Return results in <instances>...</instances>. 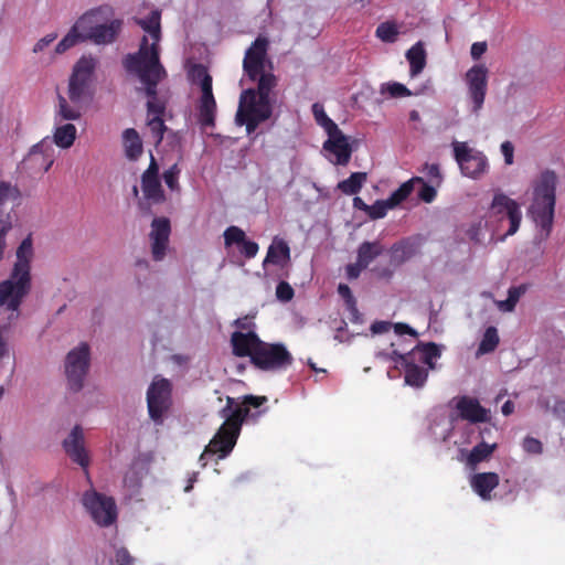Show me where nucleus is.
Returning a JSON list of instances; mask_svg holds the SVG:
<instances>
[{"instance_id":"f257e3e1","label":"nucleus","mask_w":565,"mask_h":565,"mask_svg":"<svg viewBox=\"0 0 565 565\" xmlns=\"http://www.w3.org/2000/svg\"><path fill=\"white\" fill-rule=\"evenodd\" d=\"M33 257L31 235L25 237L17 249V262L8 279L0 282V308L12 311L10 319L18 318L23 298L31 288L30 263Z\"/></svg>"},{"instance_id":"f03ea898","label":"nucleus","mask_w":565,"mask_h":565,"mask_svg":"<svg viewBox=\"0 0 565 565\" xmlns=\"http://www.w3.org/2000/svg\"><path fill=\"white\" fill-rule=\"evenodd\" d=\"M556 184L557 175L550 169L542 171L533 182V200L529 207V214L541 227V239H546L553 228Z\"/></svg>"},{"instance_id":"7ed1b4c3","label":"nucleus","mask_w":565,"mask_h":565,"mask_svg":"<svg viewBox=\"0 0 565 565\" xmlns=\"http://www.w3.org/2000/svg\"><path fill=\"white\" fill-rule=\"evenodd\" d=\"M114 9L110 6H100L85 12L78 19L84 38L94 44H110L115 42L122 29V20L111 19Z\"/></svg>"},{"instance_id":"20e7f679","label":"nucleus","mask_w":565,"mask_h":565,"mask_svg":"<svg viewBox=\"0 0 565 565\" xmlns=\"http://www.w3.org/2000/svg\"><path fill=\"white\" fill-rule=\"evenodd\" d=\"M124 67L127 72L136 74L145 84L146 95L149 99L158 98L157 86L166 76V70L160 63L159 54L153 50L151 54L146 53V43L137 53L128 54L124 58Z\"/></svg>"},{"instance_id":"39448f33","label":"nucleus","mask_w":565,"mask_h":565,"mask_svg":"<svg viewBox=\"0 0 565 565\" xmlns=\"http://www.w3.org/2000/svg\"><path fill=\"white\" fill-rule=\"evenodd\" d=\"M76 139V127L73 124H65L56 127L53 140L49 137L34 145L26 160L33 166H39L43 172H47L54 162L53 143L60 148L67 149L73 146Z\"/></svg>"},{"instance_id":"423d86ee","label":"nucleus","mask_w":565,"mask_h":565,"mask_svg":"<svg viewBox=\"0 0 565 565\" xmlns=\"http://www.w3.org/2000/svg\"><path fill=\"white\" fill-rule=\"evenodd\" d=\"M273 114V100L257 97L254 88L242 93L236 113V122L245 126L247 134L254 132L257 127L269 119Z\"/></svg>"},{"instance_id":"0eeeda50","label":"nucleus","mask_w":565,"mask_h":565,"mask_svg":"<svg viewBox=\"0 0 565 565\" xmlns=\"http://www.w3.org/2000/svg\"><path fill=\"white\" fill-rule=\"evenodd\" d=\"M294 363V356L284 343L262 341L258 350L252 356V364L266 372L286 370Z\"/></svg>"},{"instance_id":"6e6552de","label":"nucleus","mask_w":565,"mask_h":565,"mask_svg":"<svg viewBox=\"0 0 565 565\" xmlns=\"http://www.w3.org/2000/svg\"><path fill=\"white\" fill-rule=\"evenodd\" d=\"M96 60L92 56H82L73 67L68 81V98L73 104H81L90 97Z\"/></svg>"},{"instance_id":"1a4fd4ad","label":"nucleus","mask_w":565,"mask_h":565,"mask_svg":"<svg viewBox=\"0 0 565 565\" xmlns=\"http://www.w3.org/2000/svg\"><path fill=\"white\" fill-rule=\"evenodd\" d=\"M172 404V385L169 380L154 379L147 391V407L149 417L157 424L162 425L164 414Z\"/></svg>"},{"instance_id":"9d476101","label":"nucleus","mask_w":565,"mask_h":565,"mask_svg":"<svg viewBox=\"0 0 565 565\" xmlns=\"http://www.w3.org/2000/svg\"><path fill=\"white\" fill-rule=\"evenodd\" d=\"M82 502L93 521L99 526L107 527L116 522L117 507L111 497L88 490L84 492Z\"/></svg>"},{"instance_id":"9b49d317","label":"nucleus","mask_w":565,"mask_h":565,"mask_svg":"<svg viewBox=\"0 0 565 565\" xmlns=\"http://www.w3.org/2000/svg\"><path fill=\"white\" fill-rule=\"evenodd\" d=\"M89 367V347L82 343L70 351L65 360V374L67 384L73 392H79L84 386V379Z\"/></svg>"},{"instance_id":"f8f14e48","label":"nucleus","mask_w":565,"mask_h":565,"mask_svg":"<svg viewBox=\"0 0 565 565\" xmlns=\"http://www.w3.org/2000/svg\"><path fill=\"white\" fill-rule=\"evenodd\" d=\"M490 217H497L500 222L509 221V228L504 236L514 235L521 224L522 212L516 201L503 193H497L493 196L490 211Z\"/></svg>"},{"instance_id":"ddd939ff","label":"nucleus","mask_w":565,"mask_h":565,"mask_svg":"<svg viewBox=\"0 0 565 565\" xmlns=\"http://www.w3.org/2000/svg\"><path fill=\"white\" fill-rule=\"evenodd\" d=\"M455 159L458 162L462 174L477 179L483 174L488 168L486 156L469 148L466 143H454Z\"/></svg>"},{"instance_id":"4468645a","label":"nucleus","mask_w":565,"mask_h":565,"mask_svg":"<svg viewBox=\"0 0 565 565\" xmlns=\"http://www.w3.org/2000/svg\"><path fill=\"white\" fill-rule=\"evenodd\" d=\"M269 42L265 36H258L246 50L243 70L248 78L256 82L257 76L265 72Z\"/></svg>"},{"instance_id":"2eb2a0df","label":"nucleus","mask_w":565,"mask_h":565,"mask_svg":"<svg viewBox=\"0 0 565 565\" xmlns=\"http://www.w3.org/2000/svg\"><path fill=\"white\" fill-rule=\"evenodd\" d=\"M468 94L472 102V113L478 114L483 106L487 87L488 70L483 64L473 65L466 73Z\"/></svg>"},{"instance_id":"dca6fc26","label":"nucleus","mask_w":565,"mask_h":565,"mask_svg":"<svg viewBox=\"0 0 565 565\" xmlns=\"http://www.w3.org/2000/svg\"><path fill=\"white\" fill-rule=\"evenodd\" d=\"M238 436L221 426L200 456L201 466H206V458L211 455H216L218 460L226 458L235 447Z\"/></svg>"},{"instance_id":"f3484780","label":"nucleus","mask_w":565,"mask_h":565,"mask_svg":"<svg viewBox=\"0 0 565 565\" xmlns=\"http://www.w3.org/2000/svg\"><path fill=\"white\" fill-rule=\"evenodd\" d=\"M63 448L71 460L79 465L86 473L90 462L89 454L85 447L83 429L76 425L63 441Z\"/></svg>"},{"instance_id":"a211bd4d","label":"nucleus","mask_w":565,"mask_h":565,"mask_svg":"<svg viewBox=\"0 0 565 565\" xmlns=\"http://www.w3.org/2000/svg\"><path fill=\"white\" fill-rule=\"evenodd\" d=\"M171 233L170 221L167 217H156L151 223V254L156 262L164 258Z\"/></svg>"},{"instance_id":"6ab92c4d","label":"nucleus","mask_w":565,"mask_h":565,"mask_svg":"<svg viewBox=\"0 0 565 565\" xmlns=\"http://www.w3.org/2000/svg\"><path fill=\"white\" fill-rule=\"evenodd\" d=\"M327 135L328 139L323 142V150L335 157L333 161L335 164H348L352 154V147L349 143L348 137L339 127L335 128V131H329Z\"/></svg>"},{"instance_id":"aec40b11","label":"nucleus","mask_w":565,"mask_h":565,"mask_svg":"<svg viewBox=\"0 0 565 565\" xmlns=\"http://www.w3.org/2000/svg\"><path fill=\"white\" fill-rule=\"evenodd\" d=\"M141 191L143 198L138 201V206L145 214L152 213V204H161L167 200L159 178L141 179Z\"/></svg>"},{"instance_id":"412c9836","label":"nucleus","mask_w":565,"mask_h":565,"mask_svg":"<svg viewBox=\"0 0 565 565\" xmlns=\"http://www.w3.org/2000/svg\"><path fill=\"white\" fill-rule=\"evenodd\" d=\"M161 13L158 10H153L150 12V14L147 18L143 19H136V23L152 39L151 45L148 43V38L145 35L141 39V43L139 46V50L142 47V45L146 43V53L151 54L154 50L159 54V41L161 39Z\"/></svg>"},{"instance_id":"4be33fe9","label":"nucleus","mask_w":565,"mask_h":565,"mask_svg":"<svg viewBox=\"0 0 565 565\" xmlns=\"http://www.w3.org/2000/svg\"><path fill=\"white\" fill-rule=\"evenodd\" d=\"M262 339L254 332H241L235 331L231 335V345L232 352L237 358H246L248 356L252 360V356L258 350Z\"/></svg>"},{"instance_id":"5701e85b","label":"nucleus","mask_w":565,"mask_h":565,"mask_svg":"<svg viewBox=\"0 0 565 565\" xmlns=\"http://www.w3.org/2000/svg\"><path fill=\"white\" fill-rule=\"evenodd\" d=\"M249 414L248 407H243L239 405H235V399L233 397H226V406L222 408L221 416L225 418V422L222 424V427H225L228 430H232L236 435H239L242 425L245 418Z\"/></svg>"},{"instance_id":"b1692460","label":"nucleus","mask_w":565,"mask_h":565,"mask_svg":"<svg viewBox=\"0 0 565 565\" xmlns=\"http://www.w3.org/2000/svg\"><path fill=\"white\" fill-rule=\"evenodd\" d=\"M456 407L460 417L470 423H484L489 418L488 409L482 407L477 398L462 396L458 399Z\"/></svg>"},{"instance_id":"393cba45","label":"nucleus","mask_w":565,"mask_h":565,"mask_svg":"<svg viewBox=\"0 0 565 565\" xmlns=\"http://www.w3.org/2000/svg\"><path fill=\"white\" fill-rule=\"evenodd\" d=\"M398 358L405 369V383L413 387H423L428 377V370L417 365L416 360H413L408 354H398Z\"/></svg>"},{"instance_id":"a878e982","label":"nucleus","mask_w":565,"mask_h":565,"mask_svg":"<svg viewBox=\"0 0 565 565\" xmlns=\"http://www.w3.org/2000/svg\"><path fill=\"white\" fill-rule=\"evenodd\" d=\"M500 482L499 475L495 472H478L470 479L472 490L482 499L491 500V492Z\"/></svg>"},{"instance_id":"bb28decb","label":"nucleus","mask_w":565,"mask_h":565,"mask_svg":"<svg viewBox=\"0 0 565 565\" xmlns=\"http://www.w3.org/2000/svg\"><path fill=\"white\" fill-rule=\"evenodd\" d=\"M290 262V248L284 239L275 238L268 247L267 255L264 259V267L273 264L281 268L286 267Z\"/></svg>"},{"instance_id":"cd10ccee","label":"nucleus","mask_w":565,"mask_h":565,"mask_svg":"<svg viewBox=\"0 0 565 565\" xmlns=\"http://www.w3.org/2000/svg\"><path fill=\"white\" fill-rule=\"evenodd\" d=\"M217 105L215 98L200 97L196 105V118L202 128H214Z\"/></svg>"},{"instance_id":"c85d7f7f","label":"nucleus","mask_w":565,"mask_h":565,"mask_svg":"<svg viewBox=\"0 0 565 565\" xmlns=\"http://www.w3.org/2000/svg\"><path fill=\"white\" fill-rule=\"evenodd\" d=\"M413 360L426 364L429 369H435V360L441 354L439 347L434 342L419 343L409 353Z\"/></svg>"},{"instance_id":"c756f323","label":"nucleus","mask_w":565,"mask_h":565,"mask_svg":"<svg viewBox=\"0 0 565 565\" xmlns=\"http://www.w3.org/2000/svg\"><path fill=\"white\" fill-rule=\"evenodd\" d=\"M122 143L126 157L136 161L143 151L142 140L135 128H127L122 132Z\"/></svg>"},{"instance_id":"7c9ffc66","label":"nucleus","mask_w":565,"mask_h":565,"mask_svg":"<svg viewBox=\"0 0 565 565\" xmlns=\"http://www.w3.org/2000/svg\"><path fill=\"white\" fill-rule=\"evenodd\" d=\"M406 58L409 63L411 75L417 76L426 66V51L422 42L415 43L407 52Z\"/></svg>"},{"instance_id":"2f4dec72","label":"nucleus","mask_w":565,"mask_h":565,"mask_svg":"<svg viewBox=\"0 0 565 565\" xmlns=\"http://www.w3.org/2000/svg\"><path fill=\"white\" fill-rule=\"evenodd\" d=\"M192 79L194 83H199L201 87V96L206 98H215L213 95L212 76L209 74L205 66L196 64L191 71Z\"/></svg>"},{"instance_id":"473e14b6","label":"nucleus","mask_w":565,"mask_h":565,"mask_svg":"<svg viewBox=\"0 0 565 565\" xmlns=\"http://www.w3.org/2000/svg\"><path fill=\"white\" fill-rule=\"evenodd\" d=\"M383 252L384 246L380 242H363L358 248V262L366 268Z\"/></svg>"},{"instance_id":"72a5a7b5","label":"nucleus","mask_w":565,"mask_h":565,"mask_svg":"<svg viewBox=\"0 0 565 565\" xmlns=\"http://www.w3.org/2000/svg\"><path fill=\"white\" fill-rule=\"evenodd\" d=\"M86 39L84 38V32L82 31V25H78V20L71 28L68 33L57 43L55 46L56 54H63L73 46H75L79 42H84Z\"/></svg>"},{"instance_id":"f704fd0d","label":"nucleus","mask_w":565,"mask_h":565,"mask_svg":"<svg viewBox=\"0 0 565 565\" xmlns=\"http://www.w3.org/2000/svg\"><path fill=\"white\" fill-rule=\"evenodd\" d=\"M495 448V444L489 445L486 441H481L480 444L476 445L468 454L466 459L467 465L475 469L478 463L490 458Z\"/></svg>"},{"instance_id":"c9c22d12","label":"nucleus","mask_w":565,"mask_h":565,"mask_svg":"<svg viewBox=\"0 0 565 565\" xmlns=\"http://www.w3.org/2000/svg\"><path fill=\"white\" fill-rule=\"evenodd\" d=\"M257 88L254 89L257 97L265 100H271L270 93L277 86V77L270 72L260 73L257 78Z\"/></svg>"},{"instance_id":"e433bc0d","label":"nucleus","mask_w":565,"mask_h":565,"mask_svg":"<svg viewBox=\"0 0 565 565\" xmlns=\"http://www.w3.org/2000/svg\"><path fill=\"white\" fill-rule=\"evenodd\" d=\"M366 177L365 172H353L348 179L338 183V189L347 195H354L362 189Z\"/></svg>"},{"instance_id":"4c0bfd02","label":"nucleus","mask_w":565,"mask_h":565,"mask_svg":"<svg viewBox=\"0 0 565 565\" xmlns=\"http://www.w3.org/2000/svg\"><path fill=\"white\" fill-rule=\"evenodd\" d=\"M416 182H423V178L420 177H414L411 180L404 182L401 184V186L392 192V194L388 198V201L395 207L396 205L401 204L403 201H405L413 192L414 184Z\"/></svg>"},{"instance_id":"58836bf2","label":"nucleus","mask_w":565,"mask_h":565,"mask_svg":"<svg viewBox=\"0 0 565 565\" xmlns=\"http://www.w3.org/2000/svg\"><path fill=\"white\" fill-rule=\"evenodd\" d=\"M21 191L17 185L8 181H0V203H8L11 205L21 204Z\"/></svg>"},{"instance_id":"ea45409f","label":"nucleus","mask_w":565,"mask_h":565,"mask_svg":"<svg viewBox=\"0 0 565 565\" xmlns=\"http://www.w3.org/2000/svg\"><path fill=\"white\" fill-rule=\"evenodd\" d=\"M79 104L70 105L65 97L58 95V111L57 115L63 120H77L81 118Z\"/></svg>"},{"instance_id":"a19ab883","label":"nucleus","mask_w":565,"mask_h":565,"mask_svg":"<svg viewBox=\"0 0 565 565\" xmlns=\"http://www.w3.org/2000/svg\"><path fill=\"white\" fill-rule=\"evenodd\" d=\"M499 344L498 331L494 327L486 329L483 338L479 344L478 352L481 354L490 353L495 350Z\"/></svg>"},{"instance_id":"79ce46f5","label":"nucleus","mask_w":565,"mask_h":565,"mask_svg":"<svg viewBox=\"0 0 565 565\" xmlns=\"http://www.w3.org/2000/svg\"><path fill=\"white\" fill-rule=\"evenodd\" d=\"M147 127L151 134L153 142L158 146L162 141L163 135L167 130L163 118L160 116L148 117Z\"/></svg>"},{"instance_id":"37998d69","label":"nucleus","mask_w":565,"mask_h":565,"mask_svg":"<svg viewBox=\"0 0 565 565\" xmlns=\"http://www.w3.org/2000/svg\"><path fill=\"white\" fill-rule=\"evenodd\" d=\"M312 114L316 122L321 126L327 134L332 130L335 131V128H338V125L326 114L323 106L319 103L312 105Z\"/></svg>"},{"instance_id":"c03bdc74","label":"nucleus","mask_w":565,"mask_h":565,"mask_svg":"<svg viewBox=\"0 0 565 565\" xmlns=\"http://www.w3.org/2000/svg\"><path fill=\"white\" fill-rule=\"evenodd\" d=\"M181 169L178 163L172 164L169 169H167L163 174V181L166 185L172 191V192H180V178Z\"/></svg>"},{"instance_id":"a18cd8bd","label":"nucleus","mask_w":565,"mask_h":565,"mask_svg":"<svg viewBox=\"0 0 565 565\" xmlns=\"http://www.w3.org/2000/svg\"><path fill=\"white\" fill-rule=\"evenodd\" d=\"M376 36L383 42L393 43L396 41L398 30L393 22H383L376 28Z\"/></svg>"},{"instance_id":"49530a36","label":"nucleus","mask_w":565,"mask_h":565,"mask_svg":"<svg viewBox=\"0 0 565 565\" xmlns=\"http://www.w3.org/2000/svg\"><path fill=\"white\" fill-rule=\"evenodd\" d=\"M338 294L344 300L347 308L350 310L353 317L358 318L359 310L356 307V300L350 289V287L345 284H339Z\"/></svg>"},{"instance_id":"de8ad7c7","label":"nucleus","mask_w":565,"mask_h":565,"mask_svg":"<svg viewBox=\"0 0 565 565\" xmlns=\"http://www.w3.org/2000/svg\"><path fill=\"white\" fill-rule=\"evenodd\" d=\"M393 209V205L387 200H377L372 205H369L367 215L371 220H379L386 215L387 211Z\"/></svg>"},{"instance_id":"09e8293b","label":"nucleus","mask_w":565,"mask_h":565,"mask_svg":"<svg viewBox=\"0 0 565 565\" xmlns=\"http://www.w3.org/2000/svg\"><path fill=\"white\" fill-rule=\"evenodd\" d=\"M392 258L398 264L405 262L413 255V248L407 242H399L392 246Z\"/></svg>"},{"instance_id":"8fccbe9b","label":"nucleus","mask_w":565,"mask_h":565,"mask_svg":"<svg viewBox=\"0 0 565 565\" xmlns=\"http://www.w3.org/2000/svg\"><path fill=\"white\" fill-rule=\"evenodd\" d=\"M224 243L225 246H232L233 244L241 245L246 238L245 232L237 226H230L224 231Z\"/></svg>"},{"instance_id":"3c124183","label":"nucleus","mask_w":565,"mask_h":565,"mask_svg":"<svg viewBox=\"0 0 565 565\" xmlns=\"http://www.w3.org/2000/svg\"><path fill=\"white\" fill-rule=\"evenodd\" d=\"M422 172L426 175L430 183L439 185L441 182V174L437 163H425Z\"/></svg>"},{"instance_id":"603ef678","label":"nucleus","mask_w":565,"mask_h":565,"mask_svg":"<svg viewBox=\"0 0 565 565\" xmlns=\"http://www.w3.org/2000/svg\"><path fill=\"white\" fill-rule=\"evenodd\" d=\"M295 296L294 288L287 281H279L276 287V297L282 302L290 301Z\"/></svg>"},{"instance_id":"864d4df0","label":"nucleus","mask_w":565,"mask_h":565,"mask_svg":"<svg viewBox=\"0 0 565 565\" xmlns=\"http://www.w3.org/2000/svg\"><path fill=\"white\" fill-rule=\"evenodd\" d=\"M18 205H11L8 203H0V224H13L17 220V214L14 213V207Z\"/></svg>"},{"instance_id":"5fc2aeb1","label":"nucleus","mask_w":565,"mask_h":565,"mask_svg":"<svg viewBox=\"0 0 565 565\" xmlns=\"http://www.w3.org/2000/svg\"><path fill=\"white\" fill-rule=\"evenodd\" d=\"M522 447L525 452L531 455H541L543 452L542 443L534 437H525L522 444Z\"/></svg>"},{"instance_id":"6e6d98bb","label":"nucleus","mask_w":565,"mask_h":565,"mask_svg":"<svg viewBox=\"0 0 565 565\" xmlns=\"http://www.w3.org/2000/svg\"><path fill=\"white\" fill-rule=\"evenodd\" d=\"M520 290L519 288H510L508 299L500 302V308L504 311H512L519 301Z\"/></svg>"},{"instance_id":"4d7b16f0","label":"nucleus","mask_w":565,"mask_h":565,"mask_svg":"<svg viewBox=\"0 0 565 565\" xmlns=\"http://www.w3.org/2000/svg\"><path fill=\"white\" fill-rule=\"evenodd\" d=\"M386 92L392 97H406L412 95L405 85L396 82L387 84Z\"/></svg>"},{"instance_id":"13d9d810","label":"nucleus","mask_w":565,"mask_h":565,"mask_svg":"<svg viewBox=\"0 0 565 565\" xmlns=\"http://www.w3.org/2000/svg\"><path fill=\"white\" fill-rule=\"evenodd\" d=\"M148 117L160 116L162 117L166 110V105L159 99H148L147 102Z\"/></svg>"},{"instance_id":"bf43d9fd","label":"nucleus","mask_w":565,"mask_h":565,"mask_svg":"<svg viewBox=\"0 0 565 565\" xmlns=\"http://www.w3.org/2000/svg\"><path fill=\"white\" fill-rule=\"evenodd\" d=\"M10 333V326H0V359L9 355L8 337Z\"/></svg>"},{"instance_id":"052dcab7","label":"nucleus","mask_w":565,"mask_h":565,"mask_svg":"<svg viewBox=\"0 0 565 565\" xmlns=\"http://www.w3.org/2000/svg\"><path fill=\"white\" fill-rule=\"evenodd\" d=\"M115 562L117 565H134L135 558L126 547H119L115 553Z\"/></svg>"},{"instance_id":"680f3d73","label":"nucleus","mask_w":565,"mask_h":565,"mask_svg":"<svg viewBox=\"0 0 565 565\" xmlns=\"http://www.w3.org/2000/svg\"><path fill=\"white\" fill-rule=\"evenodd\" d=\"M419 183L422 184L420 191L418 193L420 200H423L426 203L433 202L437 194L434 185L427 184L424 180L423 182Z\"/></svg>"},{"instance_id":"e2e57ef3","label":"nucleus","mask_w":565,"mask_h":565,"mask_svg":"<svg viewBox=\"0 0 565 565\" xmlns=\"http://www.w3.org/2000/svg\"><path fill=\"white\" fill-rule=\"evenodd\" d=\"M258 244L253 241H247L246 238L241 244L239 252L243 254L246 258H254L256 254L258 253Z\"/></svg>"},{"instance_id":"0e129e2a","label":"nucleus","mask_w":565,"mask_h":565,"mask_svg":"<svg viewBox=\"0 0 565 565\" xmlns=\"http://www.w3.org/2000/svg\"><path fill=\"white\" fill-rule=\"evenodd\" d=\"M267 402V397L266 396H254V395H246L243 399V404L244 406L243 407H254V408H258L260 407L263 404H265Z\"/></svg>"},{"instance_id":"69168bd1","label":"nucleus","mask_w":565,"mask_h":565,"mask_svg":"<svg viewBox=\"0 0 565 565\" xmlns=\"http://www.w3.org/2000/svg\"><path fill=\"white\" fill-rule=\"evenodd\" d=\"M363 269H365V267L362 266L358 260L354 264L347 265V267H345L347 278L349 280L358 279Z\"/></svg>"},{"instance_id":"338daca9","label":"nucleus","mask_w":565,"mask_h":565,"mask_svg":"<svg viewBox=\"0 0 565 565\" xmlns=\"http://www.w3.org/2000/svg\"><path fill=\"white\" fill-rule=\"evenodd\" d=\"M56 39H57L56 33H50V34L45 35L44 38L40 39L35 43V45L33 47V52L39 53V52L43 51L46 46H49L51 43H53Z\"/></svg>"},{"instance_id":"774afa93","label":"nucleus","mask_w":565,"mask_h":565,"mask_svg":"<svg viewBox=\"0 0 565 565\" xmlns=\"http://www.w3.org/2000/svg\"><path fill=\"white\" fill-rule=\"evenodd\" d=\"M152 178H159V166H158L154 157L151 154L150 163H149L148 168L141 174V179H152Z\"/></svg>"}]
</instances>
